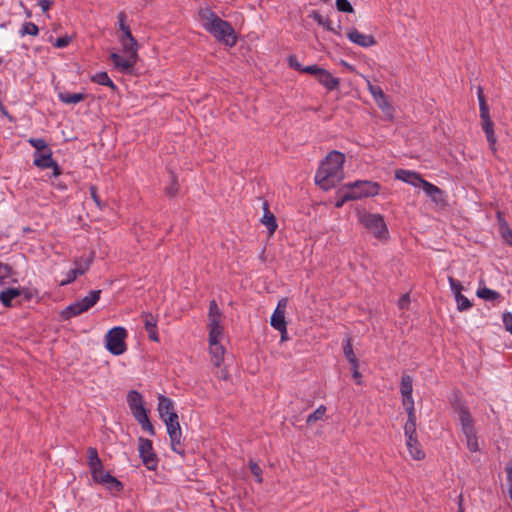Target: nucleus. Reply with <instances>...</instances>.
I'll return each instance as SVG.
<instances>
[{"mask_svg":"<svg viewBox=\"0 0 512 512\" xmlns=\"http://www.w3.org/2000/svg\"><path fill=\"white\" fill-rule=\"evenodd\" d=\"M28 143L35 148V152L51 149L42 138H29Z\"/></svg>","mask_w":512,"mask_h":512,"instance_id":"nucleus-40","label":"nucleus"},{"mask_svg":"<svg viewBox=\"0 0 512 512\" xmlns=\"http://www.w3.org/2000/svg\"><path fill=\"white\" fill-rule=\"evenodd\" d=\"M478 100H479V108H480V117H486L489 114V108L486 103V100L483 95V90L481 87L478 88Z\"/></svg>","mask_w":512,"mask_h":512,"instance_id":"nucleus-39","label":"nucleus"},{"mask_svg":"<svg viewBox=\"0 0 512 512\" xmlns=\"http://www.w3.org/2000/svg\"><path fill=\"white\" fill-rule=\"evenodd\" d=\"M126 14L124 12H120L118 14V25L119 29L122 31V34H126L127 31H131L129 26L126 25Z\"/></svg>","mask_w":512,"mask_h":512,"instance_id":"nucleus-47","label":"nucleus"},{"mask_svg":"<svg viewBox=\"0 0 512 512\" xmlns=\"http://www.w3.org/2000/svg\"><path fill=\"white\" fill-rule=\"evenodd\" d=\"M366 83H367V88H368L369 92H371L375 89L376 85H373L369 79H366Z\"/></svg>","mask_w":512,"mask_h":512,"instance_id":"nucleus-64","label":"nucleus"},{"mask_svg":"<svg viewBox=\"0 0 512 512\" xmlns=\"http://www.w3.org/2000/svg\"><path fill=\"white\" fill-rule=\"evenodd\" d=\"M321 69L322 68L317 65H309V66H304L301 72L314 75L316 78L317 74L319 73V71Z\"/></svg>","mask_w":512,"mask_h":512,"instance_id":"nucleus-50","label":"nucleus"},{"mask_svg":"<svg viewBox=\"0 0 512 512\" xmlns=\"http://www.w3.org/2000/svg\"><path fill=\"white\" fill-rule=\"evenodd\" d=\"M370 94L372 95V97L375 101L377 98H380L382 95H384V92L381 89V87L376 86L375 89L370 92Z\"/></svg>","mask_w":512,"mask_h":512,"instance_id":"nucleus-57","label":"nucleus"},{"mask_svg":"<svg viewBox=\"0 0 512 512\" xmlns=\"http://www.w3.org/2000/svg\"><path fill=\"white\" fill-rule=\"evenodd\" d=\"M503 237L506 240V242L509 243V241H512V231L508 230L507 233L503 234Z\"/></svg>","mask_w":512,"mask_h":512,"instance_id":"nucleus-63","label":"nucleus"},{"mask_svg":"<svg viewBox=\"0 0 512 512\" xmlns=\"http://www.w3.org/2000/svg\"><path fill=\"white\" fill-rule=\"evenodd\" d=\"M407 412V422L404 426V434L406 438L416 437V415L414 407L405 408Z\"/></svg>","mask_w":512,"mask_h":512,"instance_id":"nucleus-24","label":"nucleus"},{"mask_svg":"<svg viewBox=\"0 0 512 512\" xmlns=\"http://www.w3.org/2000/svg\"><path fill=\"white\" fill-rule=\"evenodd\" d=\"M222 313L215 300H212L209 305L208 319L209 322H221Z\"/></svg>","mask_w":512,"mask_h":512,"instance_id":"nucleus-37","label":"nucleus"},{"mask_svg":"<svg viewBox=\"0 0 512 512\" xmlns=\"http://www.w3.org/2000/svg\"><path fill=\"white\" fill-rule=\"evenodd\" d=\"M476 295L479 298L494 304L500 303L503 300V297L499 292L487 288L486 286H480L476 291Z\"/></svg>","mask_w":512,"mask_h":512,"instance_id":"nucleus-23","label":"nucleus"},{"mask_svg":"<svg viewBox=\"0 0 512 512\" xmlns=\"http://www.w3.org/2000/svg\"><path fill=\"white\" fill-rule=\"evenodd\" d=\"M87 458H88V467L90 470V473L93 471L99 470L103 467L102 461L98 456L97 449L94 447H89L87 449Z\"/></svg>","mask_w":512,"mask_h":512,"instance_id":"nucleus-28","label":"nucleus"},{"mask_svg":"<svg viewBox=\"0 0 512 512\" xmlns=\"http://www.w3.org/2000/svg\"><path fill=\"white\" fill-rule=\"evenodd\" d=\"M359 222L378 239L388 235V228L380 214L364 212L359 215Z\"/></svg>","mask_w":512,"mask_h":512,"instance_id":"nucleus-7","label":"nucleus"},{"mask_svg":"<svg viewBox=\"0 0 512 512\" xmlns=\"http://www.w3.org/2000/svg\"><path fill=\"white\" fill-rule=\"evenodd\" d=\"M288 300L286 298H282L278 301L277 307L274 310L271 319L270 324L271 326L278 330L279 332L285 333V326H287L286 320H285V311L287 307Z\"/></svg>","mask_w":512,"mask_h":512,"instance_id":"nucleus-12","label":"nucleus"},{"mask_svg":"<svg viewBox=\"0 0 512 512\" xmlns=\"http://www.w3.org/2000/svg\"><path fill=\"white\" fill-rule=\"evenodd\" d=\"M59 100L67 105H75L86 99V94L84 93H69V92H59L58 93Z\"/></svg>","mask_w":512,"mask_h":512,"instance_id":"nucleus-27","label":"nucleus"},{"mask_svg":"<svg viewBox=\"0 0 512 512\" xmlns=\"http://www.w3.org/2000/svg\"><path fill=\"white\" fill-rule=\"evenodd\" d=\"M49 168H52V170H53L52 175L54 177H58L61 174V169H60L59 165L57 164V162L53 161V165H51Z\"/></svg>","mask_w":512,"mask_h":512,"instance_id":"nucleus-60","label":"nucleus"},{"mask_svg":"<svg viewBox=\"0 0 512 512\" xmlns=\"http://www.w3.org/2000/svg\"><path fill=\"white\" fill-rule=\"evenodd\" d=\"M455 411L458 415L461 430L466 438L467 448L471 452L478 451L479 445L474 429V421L468 408L462 404H457Z\"/></svg>","mask_w":512,"mask_h":512,"instance_id":"nucleus-4","label":"nucleus"},{"mask_svg":"<svg viewBox=\"0 0 512 512\" xmlns=\"http://www.w3.org/2000/svg\"><path fill=\"white\" fill-rule=\"evenodd\" d=\"M412 377L404 374L401 378L400 392L402 396V404L404 408L414 407V399L412 397L413 385Z\"/></svg>","mask_w":512,"mask_h":512,"instance_id":"nucleus-13","label":"nucleus"},{"mask_svg":"<svg viewBox=\"0 0 512 512\" xmlns=\"http://www.w3.org/2000/svg\"><path fill=\"white\" fill-rule=\"evenodd\" d=\"M409 302H410L409 295L408 294H404L398 300V306H399L400 309H405V308H407Z\"/></svg>","mask_w":512,"mask_h":512,"instance_id":"nucleus-55","label":"nucleus"},{"mask_svg":"<svg viewBox=\"0 0 512 512\" xmlns=\"http://www.w3.org/2000/svg\"><path fill=\"white\" fill-rule=\"evenodd\" d=\"M455 301L457 303V309L461 312L467 311L472 307L471 301L464 295H459L455 298Z\"/></svg>","mask_w":512,"mask_h":512,"instance_id":"nucleus-41","label":"nucleus"},{"mask_svg":"<svg viewBox=\"0 0 512 512\" xmlns=\"http://www.w3.org/2000/svg\"><path fill=\"white\" fill-rule=\"evenodd\" d=\"M159 416L162 420L167 419L168 416L172 417V414H177L174 410L173 401L163 395L158 397V408Z\"/></svg>","mask_w":512,"mask_h":512,"instance_id":"nucleus-19","label":"nucleus"},{"mask_svg":"<svg viewBox=\"0 0 512 512\" xmlns=\"http://www.w3.org/2000/svg\"><path fill=\"white\" fill-rule=\"evenodd\" d=\"M450 289L452 293L454 294V297H458L459 295H462V285L458 280H455L453 277L448 278Z\"/></svg>","mask_w":512,"mask_h":512,"instance_id":"nucleus-44","label":"nucleus"},{"mask_svg":"<svg viewBox=\"0 0 512 512\" xmlns=\"http://www.w3.org/2000/svg\"><path fill=\"white\" fill-rule=\"evenodd\" d=\"M127 403L134 418L138 417L139 414L141 415L147 412L144 407L142 395L135 390H132L127 394Z\"/></svg>","mask_w":512,"mask_h":512,"instance_id":"nucleus-15","label":"nucleus"},{"mask_svg":"<svg viewBox=\"0 0 512 512\" xmlns=\"http://www.w3.org/2000/svg\"><path fill=\"white\" fill-rule=\"evenodd\" d=\"M288 62H289V66L291 68H293L294 70H297V71H302L303 69V65L298 61L297 57L296 56H290L289 59H288Z\"/></svg>","mask_w":512,"mask_h":512,"instance_id":"nucleus-51","label":"nucleus"},{"mask_svg":"<svg viewBox=\"0 0 512 512\" xmlns=\"http://www.w3.org/2000/svg\"><path fill=\"white\" fill-rule=\"evenodd\" d=\"M506 472H507L508 482H509V486H510V485H512V466H507Z\"/></svg>","mask_w":512,"mask_h":512,"instance_id":"nucleus-61","label":"nucleus"},{"mask_svg":"<svg viewBox=\"0 0 512 512\" xmlns=\"http://www.w3.org/2000/svg\"><path fill=\"white\" fill-rule=\"evenodd\" d=\"M326 407L324 405H320L313 413L308 415L306 419L307 425H312L316 423L319 420H322L325 413H326Z\"/></svg>","mask_w":512,"mask_h":512,"instance_id":"nucleus-36","label":"nucleus"},{"mask_svg":"<svg viewBox=\"0 0 512 512\" xmlns=\"http://www.w3.org/2000/svg\"><path fill=\"white\" fill-rule=\"evenodd\" d=\"M406 445L413 459L421 460L424 458L425 454L420 448L417 437L406 438Z\"/></svg>","mask_w":512,"mask_h":512,"instance_id":"nucleus-29","label":"nucleus"},{"mask_svg":"<svg viewBox=\"0 0 512 512\" xmlns=\"http://www.w3.org/2000/svg\"><path fill=\"white\" fill-rule=\"evenodd\" d=\"M317 81L327 90L332 91L339 87L340 80L334 77L328 70L322 68L316 77Z\"/></svg>","mask_w":512,"mask_h":512,"instance_id":"nucleus-18","label":"nucleus"},{"mask_svg":"<svg viewBox=\"0 0 512 512\" xmlns=\"http://www.w3.org/2000/svg\"><path fill=\"white\" fill-rule=\"evenodd\" d=\"M119 42L124 55L113 52L110 54V59L118 71L129 73L138 60V43L131 31H127L126 34H121L119 36Z\"/></svg>","mask_w":512,"mask_h":512,"instance_id":"nucleus-3","label":"nucleus"},{"mask_svg":"<svg viewBox=\"0 0 512 512\" xmlns=\"http://www.w3.org/2000/svg\"><path fill=\"white\" fill-rule=\"evenodd\" d=\"M91 477L94 482L103 485L106 489L113 492H120L123 489L122 483L112 476L109 472L104 470L102 467L99 470L93 471Z\"/></svg>","mask_w":512,"mask_h":512,"instance_id":"nucleus-10","label":"nucleus"},{"mask_svg":"<svg viewBox=\"0 0 512 512\" xmlns=\"http://www.w3.org/2000/svg\"><path fill=\"white\" fill-rule=\"evenodd\" d=\"M142 318L145 324V329L148 333L149 339L158 342L159 336L157 332V319L151 313H143Z\"/></svg>","mask_w":512,"mask_h":512,"instance_id":"nucleus-20","label":"nucleus"},{"mask_svg":"<svg viewBox=\"0 0 512 512\" xmlns=\"http://www.w3.org/2000/svg\"><path fill=\"white\" fill-rule=\"evenodd\" d=\"M39 32L38 27L32 22H25L22 25V28L19 30V35L21 37L25 35L37 36Z\"/></svg>","mask_w":512,"mask_h":512,"instance_id":"nucleus-38","label":"nucleus"},{"mask_svg":"<svg viewBox=\"0 0 512 512\" xmlns=\"http://www.w3.org/2000/svg\"><path fill=\"white\" fill-rule=\"evenodd\" d=\"M352 366V376L357 381L358 384L361 383V374L359 372V363L351 364Z\"/></svg>","mask_w":512,"mask_h":512,"instance_id":"nucleus-53","label":"nucleus"},{"mask_svg":"<svg viewBox=\"0 0 512 512\" xmlns=\"http://www.w3.org/2000/svg\"><path fill=\"white\" fill-rule=\"evenodd\" d=\"M90 195L93 201L96 203L98 207H101V201L97 195V188L95 186H90Z\"/></svg>","mask_w":512,"mask_h":512,"instance_id":"nucleus-56","label":"nucleus"},{"mask_svg":"<svg viewBox=\"0 0 512 512\" xmlns=\"http://www.w3.org/2000/svg\"><path fill=\"white\" fill-rule=\"evenodd\" d=\"M336 7L341 12H353V7L348 0H336Z\"/></svg>","mask_w":512,"mask_h":512,"instance_id":"nucleus-45","label":"nucleus"},{"mask_svg":"<svg viewBox=\"0 0 512 512\" xmlns=\"http://www.w3.org/2000/svg\"><path fill=\"white\" fill-rule=\"evenodd\" d=\"M344 162L345 155L343 153L338 151L330 152L321 162L315 174V183L326 191L335 187L344 177Z\"/></svg>","mask_w":512,"mask_h":512,"instance_id":"nucleus-1","label":"nucleus"},{"mask_svg":"<svg viewBox=\"0 0 512 512\" xmlns=\"http://www.w3.org/2000/svg\"><path fill=\"white\" fill-rule=\"evenodd\" d=\"M70 41L71 38L68 36L60 37L55 41L54 46L57 48H64L70 43Z\"/></svg>","mask_w":512,"mask_h":512,"instance_id":"nucleus-52","label":"nucleus"},{"mask_svg":"<svg viewBox=\"0 0 512 512\" xmlns=\"http://www.w3.org/2000/svg\"><path fill=\"white\" fill-rule=\"evenodd\" d=\"M209 328V344L214 345L216 342H220L222 336H223V327L221 325V322H217L214 320V322L208 323Z\"/></svg>","mask_w":512,"mask_h":512,"instance_id":"nucleus-26","label":"nucleus"},{"mask_svg":"<svg viewBox=\"0 0 512 512\" xmlns=\"http://www.w3.org/2000/svg\"><path fill=\"white\" fill-rule=\"evenodd\" d=\"M20 295L21 291L18 288H8L0 293V300L4 306L10 307L12 305V300Z\"/></svg>","mask_w":512,"mask_h":512,"instance_id":"nucleus-30","label":"nucleus"},{"mask_svg":"<svg viewBox=\"0 0 512 512\" xmlns=\"http://www.w3.org/2000/svg\"><path fill=\"white\" fill-rule=\"evenodd\" d=\"M263 207V216L261 218V223L266 226L270 235L274 234L276 231L278 224L276 218L273 213L270 212L268 203L264 201L262 203Z\"/></svg>","mask_w":512,"mask_h":512,"instance_id":"nucleus-22","label":"nucleus"},{"mask_svg":"<svg viewBox=\"0 0 512 512\" xmlns=\"http://www.w3.org/2000/svg\"><path fill=\"white\" fill-rule=\"evenodd\" d=\"M163 421L167 428V433L170 438L172 450L175 453L183 455L184 449L182 448V445H181L182 432H181V427H180L179 420H178V415L172 414V417L168 416L167 419H164Z\"/></svg>","mask_w":512,"mask_h":512,"instance_id":"nucleus-9","label":"nucleus"},{"mask_svg":"<svg viewBox=\"0 0 512 512\" xmlns=\"http://www.w3.org/2000/svg\"><path fill=\"white\" fill-rule=\"evenodd\" d=\"M199 17L203 28L219 42L230 47L236 44L235 31L229 22L222 20L209 8L201 9Z\"/></svg>","mask_w":512,"mask_h":512,"instance_id":"nucleus-2","label":"nucleus"},{"mask_svg":"<svg viewBox=\"0 0 512 512\" xmlns=\"http://www.w3.org/2000/svg\"><path fill=\"white\" fill-rule=\"evenodd\" d=\"M135 419L137 420V422L140 424L141 428L144 431L148 432L150 435L155 434L154 427L148 418L147 412L141 415L139 414V416L136 417Z\"/></svg>","mask_w":512,"mask_h":512,"instance_id":"nucleus-34","label":"nucleus"},{"mask_svg":"<svg viewBox=\"0 0 512 512\" xmlns=\"http://www.w3.org/2000/svg\"><path fill=\"white\" fill-rule=\"evenodd\" d=\"M0 112L4 116H6L9 119V121H11V122L13 121V118L8 114L7 110L5 109V107L1 103H0Z\"/></svg>","mask_w":512,"mask_h":512,"instance_id":"nucleus-62","label":"nucleus"},{"mask_svg":"<svg viewBox=\"0 0 512 512\" xmlns=\"http://www.w3.org/2000/svg\"><path fill=\"white\" fill-rule=\"evenodd\" d=\"M91 80L99 85L108 86L112 90L116 89V85L113 83L106 72L96 73L94 76H92Z\"/></svg>","mask_w":512,"mask_h":512,"instance_id":"nucleus-32","label":"nucleus"},{"mask_svg":"<svg viewBox=\"0 0 512 512\" xmlns=\"http://www.w3.org/2000/svg\"><path fill=\"white\" fill-rule=\"evenodd\" d=\"M485 135H486L487 141L489 143L490 149L495 154L496 153L497 137H496L494 131L493 132H489V133H485Z\"/></svg>","mask_w":512,"mask_h":512,"instance_id":"nucleus-48","label":"nucleus"},{"mask_svg":"<svg viewBox=\"0 0 512 512\" xmlns=\"http://www.w3.org/2000/svg\"><path fill=\"white\" fill-rule=\"evenodd\" d=\"M127 332L123 327L110 329L105 336V347L113 355L119 356L126 351L125 339Z\"/></svg>","mask_w":512,"mask_h":512,"instance_id":"nucleus-8","label":"nucleus"},{"mask_svg":"<svg viewBox=\"0 0 512 512\" xmlns=\"http://www.w3.org/2000/svg\"><path fill=\"white\" fill-rule=\"evenodd\" d=\"M347 37L352 43L365 48L373 46L376 43L372 35L363 34L356 29L350 30Z\"/></svg>","mask_w":512,"mask_h":512,"instance_id":"nucleus-17","label":"nucleus"},{"mask_svg":"<svg viewBox=\"0 0 512 512\" xmlns=\"http://www.w3.org/2000/svg\"><path fill=\"white\" fill-rule=\"evenodd\" d=\"M503 322L507 328L512 334V314L511 313H505L503 315Z\"/></svg>","mask_w":512,"mask_h":512,"instance_id":"nucleus-54","label":"nucleus"},{"mask_svg":"<svg viewBox=\"0 0 512 512\" xmlns=\"http://www.w3.org/2000/svg\"><path fill=\"white\" fill-rule=\"evenodd\" d=\"M38 5L40 6V8L42 9L43 12H46V11H48V9L51 6V1L50 0H38Z\"/></svg>","mask_w":512,"mask_h":512,"instance_id":"nucleus-58","label":"nucleus"},{"mask_svg":"<svg viewBox=\"0 0 512 512\" xmlns=\"http://www.w3.org/2000/svg\"><path fill=\"white\" fill-rule=\"evenodd\" d=\"M249 468L252 475L255 477L256 481L258 483H262V469L260 468V466L256 462L250 461Z\"/></svg>","mask_w":512,"mask_h":512,"instance_id":"nucleus-43","label":"nucleus"},{"mask_svg":"<svg viewBox=\"0 0 512 512\" xmlns=\"http://www.w3.org/2000/svg\"><path fill=\"white\" fill-rule=\"evenodd\" d=\"M91 262H92V259H90V258H83V257L77 258L74 262V268L77 270V272L80 275H83L89 270Z\"/></svg>","mask_w":512,"mask_h":512,"instance_id":"nucleus-35","label":"nucleus"},{"mask_svg":"<svg viewBox=\"0 0 512 512\" xmlns=\"http://www.w3.org/2000/svg\"><path fill=\"white\" fill-rule=\"evenodd\" d=\"M177 191H178V185L175 181H173L172 185L169 188H167V194L169 196H174L177 193Z\"/></svg>","mask_w":512,"mask_h":512,"instance_id":"nucleus-59","label":"nucleus"},{"mask_svg":"<svg viewBox=\"0 0 512 512\" xmlns=\"http://www.w3.org/2000/svg\"><path fill=\"white\" fill-rule=\"evenodd\" d=\"M209 351L211 355V362L214 366L220 367L224 360L225 349L220 344V342H216L214 345L209 344Z\"/></svg>","mask_w":512,"mask_h":512,"instance_id":"nucleus-25","label":"nucleus"},{"mask_svg":"<svg viewBox=\"0 0 512 512\" xmlns=\"http://www.w3.org/2000/svg\"><path fill=\"white\" fill-rule=\"evenodd\" d=\"M375 103L377 104V106L379 107V109L385 114V116L392 120L393 117H394V109L393 107L391 106V104L389 103L387 97L384 95H382L380 98H377L375 100Z\"/></svg>","mask_w":512,"mask_h":512,"instance_id":"nucleus-31","label":"nucleus"},{"mask_svg":"<svg viewBox=\"0 0 512 512\" xmlns=\"http://www.w3.org/2000/svg\"><path fill=\"white\" fill-rule=\"evenodd\" d=\"M52 154L53 153L51 149L34 152V165L41 169L49 168L51 165H53L54 161Z\"/></svg>","mask_w":512,"mask_h":512,"instance_id":"nucleus-21","label":"nucleus"},{"mask_svg":"<svg viewBox=\"0 0 512 512\" xmlns=\"http://www.w3.org/2000/svg\"><path fill=\"white\" fill-rule=\"evenodd\" d=\"M395 177L413 187H421L423 189L424 183H427L422 176L414 171L399 169L395 172Z\"/></svg>","mask_w":512,"mask_h":512,"instance_id":"nucleus-14","label":"nucleus"},{"mask_svg":"<svg viewBox=\"0 0 512 512\" xmlns=\"http://www.w3.org/2000/svg\"><path fill=\"white\" fill-rule=\"evenodd\" d=\"M78 276H81L75 268L70 269L66 275L65 278L60 281V286H65L70 283H72Z\"/></svg>","mask_w":512,"mask_h":512,"instance_id":"nucleus-42","label":"nucleus"},{"mask_svg":"<svg viewBox=\"0 0 512 512\" xmlns=\"http://www.w3.org/2000/svg\"><path fill=\"white\" fill-rule=\"evenodd\" d=\"M11 275V268L0 262V282L8 278Z\"/></svg>","mask_w":512,"mask_h":512,"instance_id":"nucleus-49","label":"nucleus"},{"mask_svg":"<svg viewBox=\"0 0 512 512\" xmlns=\"http://www.w3.org/2000/svg\"><path fill=\"white\" fill-rule=\"evenodd\" d=\"M343 352L350 364H356L359 363L358 359L356 358V355L353 351L352 343L350 338H346L344 345H343Z\"/></svg>","mask_w":512,"mask_h":512,"instance_id":"nucleus-33","label":"nucleus"},{"mask_svg":"<svg viewBox=\"0 0 512 512\" xmlns=\"http://www.w3.org/2000/svg\"><path fill=\"white\" fill-rule=\"evenodd\" d=\"M423 191L436 205L444 206L446 204L444 192L436 185L427 181L424 183Z\"/></svg>","mask_w":512,"mask_h":512,"instance_id":"nucleus-16","label":"nucleus"},{"mask_svg":"<svg viewBox=\"0 0 512 512\" xmlns=\"http://www.w3.org/2000/svg\"><path fill=\"white\" fill-rule=\"evenodd\" d=\"M100 295L101 290H91L86 296L67 306L61 312V317L68 320L88 311L99 301Z\"/></svg>","mask_w":512,"mask_h":512,"instance_id":"nucleus-6","label":"nucleus"},{"mask_svg":"<svg viewBox=\"0 0 512 512\" xmlns=\"http://www.w3.org/2000/svg\"><path fill=\"white\" fill-rule=\"evenodd\" d=\"M138 451L146 468L154 470L157 467V456L153 451L152 442L149 439L139 438Z\"/></svg>","mask_w":512,"mask_h":512,"instance_id":"nucleus-11","label":"nucleus"},{"mask_svg":"<svg viewBox=\"0 0 512 512\" xmlns=\"http://www.w3.org/2000/svg\"><path fill=\"white\" fill-rule=\"evenodd\" d=\"M345 188H347L348 191L343 195V200L350 201L376 196L379 193L380 185L377 182L358 180L346 184Z\"/></svg>","mask_w":512,"mask_h":512,"instance_id":"nucleus-5","label":"nucleus"},{"mask_svg":"<svg viewBox=\"0 0 512 512\" xmlns=\"http://www.w3.org/2000/svg\"><path fill=\"white\" fill-rule=\"evenodd\" d=\"M481 120H482V129L484 131V133H489V132H493L494 131V124L490 118V115L486 116V117H481Z\"/></svg>","mask_w":512,"mask_h":512,"instance_id":"nucleus-46","label":"nucleus"}]
</instances>
